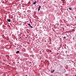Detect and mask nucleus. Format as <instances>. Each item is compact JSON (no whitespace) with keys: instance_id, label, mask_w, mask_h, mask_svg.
<instances>
[{"instance_id":"obj_1","label":"nucleus","mask_w":76,"mask_h":76,"mask_svg":"<svg viewBox=\"0 0 76 76\" xmlns=\"http://www.w3.org/2000/svg\"><path fill=\"white\" fill-rule=\"evenodd\" d=\"M41 6H39V8H38V12H39V10H40V9H41Z\"/></svg>"},{"instance_id":"obj_2","label":"nucleus","mask_w":76,"mask_h":76,"mask_svg":"<svg viewBox=\"0 0 76 76\" xmlns=\"http://www.w3.org/2000/svg\"><path fill=\"white\" fill-rule=\"evenodd\" d=\"M55 72V70H52V71H50V72H51V73H53V72Z\"/></svg>"},{"instance_id":"obj_3","label":"nucleus","mask_w":76,"mask_h":76,"mask_svg":"<svg viewBox=\"0 0 76 76\" xmlns=\"http://www.w3.org/2000/svg\"><path fill=\"white\" fill-rule=\"evenodd\" d=\"M36 3H37V2H36V1H35L33 3V4H36Z\"/></svg>"},{"instance_id":"obj_4","label":"nucleus","mask_w":76,"mask_h":76,"mask_svg":"<svg viewBox=\"0 0 76 76\" xmlns=\"http://www.w3.org/2000/svg\"><path fill=\"white\" fill-rule=\"evenodd\" d=\"M20 51H17L16 52V54H18V53H19Z\"/></svg>"},{"instance_id":"obj_5","label":"nucleus","mask_w":76,"mask_h":76,"mask_svg":"<svg viewBox=\"0 0 76 76\" xmlns=\"http://www.w3.org/2000/svg\"><path fill=\"white\" fill-rule=\"evenodd\" d=\"M7 21H8V22H10L11 20H10V19H8L7 20Z\"/></svg>"},{"instance_id":"obj_6","label":"nucleus","mask_w":76,"mask_h":76,"mask_svg":"<svg viewBox=\"0 0 76 76\" xmlns=\"http://www.w3.org/2000/svg\"><path fill=\"white\" fill-rule=\"evenodd\" d=\"M72 32H75V29H72Z\"/></svg>"},{"instance_id":"obj_7","label":"nucleus","mask_w":76,"mask_h":76,"mask_svg":"<svg viewBox=\"0 0 76 76\" xmlns=\"http://www.w3.org/2000/svg\"><path fill=\"white\" fill-rule=\"evenodd\" d=\"M69 9L70 10H72V8L70 7H69Z\"/></svg>"},{"instance_id":"obj_8","label":"nucleus","mask_w":76,"mask_h":76,"mask_svg":"<svg viewBox=\"0 0 76 76\" xmlns=\"http://www.w3.org/2000/svg\"><path fill=\"white\" fill-rule=\"evenodd\" d=\"M56 55H58V54H59V53H56Z\"/></svg>"},{"instance_id":"obj_9","label":"nucleus","mask_w":76,"mask_h":76,"mask_svg":"<svg viewBox=\"0 0 76 76\" xmlns=\"http://www.w3.org/2000/svg\"><path fill=\"white\" fill-rule=\"evenodd\" d=\"M28 25L29 26H31V24L30 23H28Z\"/></svg>"},{"instance_id":"obj_10","label":"nucleus","mask_w":76,"mask_h":76,"mask_svg":"<svg viewBox=\"0 0 76 76\" xmlns=\"http://www.w3.org/2000/svg\"><path fill=\"white\" fill-rule=\"evenodd\" d=\"M30 27H31V28H33V26H30Z\"/></svg>"},{"instance_id":"obj_11","label":"nucleus","mask_w":76,"mask_h":76,"mask_svg":"<svg viewBox=\"0 0 76 76\" xmlns=\"http://www.w3.org/2000/svg\"><path fill=\"white\" fill-rule=\"evenodd\" d=\"M66 37H64V38H64V39H66Z\"/></svg>"},{"instance_id":"obj_12","label":"nucleus","mask_w":76,"mask_h":76,"mask_svg":"<svg viewBox=\"0 0 76 76\" xmlns=\"http://www.w3.org/2000/svg\"><path fill=\"white\" fill-rule=\"evenodd\" d=\"M3 61H6V60H5V59H3Z\"/></svg>"},{"instance_id":"obj_13","label":"nucleus","mask_w":76,"mask_h":76,"mask_svg":"<svg viewBox=\"0 0 76 76\" xmlns=\"http://www.w3.org/2000/svg\"><path fill=\"white\" fill-rule=\"evenodd\" d=\"M50 76H54L51 75H50Z\"/></svg>"},{"instance_id":"obj_14","label":"nucleus","mask_w":76,"mask_h":76,"mask_svg":"<svg viewBox=\"0 0 76 76\" xmlns=\"http://www.w3.org/2000/svg\"><path fill=\"white\" fill-rule=\"evenodd\" d=\"M26 76H28L27 75H26Z\"/></svg>"},{"instance_id":"obj_15","label":"nucleus","mask_w":76,"mask_h":76,"mask_svg":"<svg viewBox=\"0 0 76 76\" xmlns=\"http://www.w3.org/2000/svg\"><path fill=\"white\" fill-rule=\"evenodd\" d=\"M67 10H68V9H67Z\"/></svg>"},{"instance_id":"obj_16","label":"nucleus","mask_w":76,"mask_h":76,"mask_svg":"<svg viewBox=\"0 0 76 76\" xmlns=\"http://www.w3.org/2000/svg\"><path fill=\"white\" fill-rule=\"evenodd\" d=\"M5 1H6V0H4Z\"/></svg>"},{"instance_id":"obj_17","label":"nucleus","mask_w":76,"mask_h":76,"mask_svg":"<svg viewBox=\"0 0 76 76\" xmlns=\"http://www.w3.org/2000/svg\"><path fill=\"white\" fill-rule=\"evenodd\" d=\"M66 35H67L66 34Z\"/></svg>"}]
</instances>
